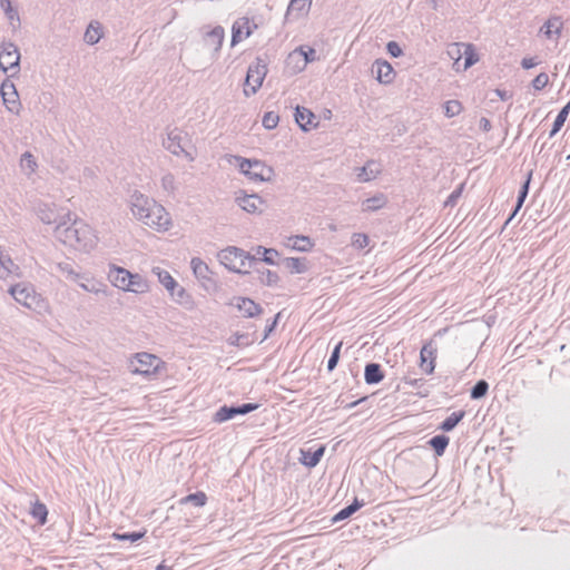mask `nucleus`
Returning a JSON list of instances; mask_svg holds the SVG:
<instances>
[{
    "mask_svg": "<svg viewBox=\"0 0 570 570\" xmlns=\"http://www.w3.org/2000/svg\"><path fill=\"white\" fill-rule=\"evenodd\" d=\"M549 83V77L546 72L538 73L531 82L532 88L535 91H541Z\"/></svg>",
    "mask_w": 570,
    "mask_h": 570,
    "instance_id": "nucleus-50",
    "label": "nucleus"
},
{
    "mask_svg": "<svg viewBox=\"0 0 570 570\" xmlns=\"http://www.w3.org/2000/svg\"><path fill=\"white\" fill-rule=\"evenodd\" d=\"M259 21L256 17L244 16L232 26L230 46L236 47L249 39L258 29Z\"/></svg>",
    "mask_w": 570,
    "mask_h": 570,
    "instance_id": "nucleus-18",
    "label": "nucleus"
},
{
    "mask_svg": "<svg viewBox=\"0 0 570 570\" xmlns=\"http://www.w3.org/2000/svg\"><path fill=\"white\" fill-rule=\"evenodd\" d=\"M127 210L137 225L151 233L169 235L176 227L171 212L160 200L139 189L130 194Z\"/></svg>",
    "mask_w": 570,
    "mask_h": 570,
    "instance_id": "nucleus-1",
    "label": "nucleus"
},
{
    "mask_svg": "<svg viewBox=\"0 0 570 570\" xmlns=\"http://www.w3.org/2000/svg\"><path fill=\"white\" fill-rule=\"evenodd\" d=\"M284 264L289 275L298 276L308 273L309 265L306 258L299 256H289L284 259Z\"/></svg>",
    "mask_w": 570,
    "mask_h": 570,
    "instance_id": "nucleus-31",
    "label": "nucleus"
},
{
    "mask_svg": "<svg viewBox=\"0 0 570 570\" xmlns=\"http://www.w3.org/2000/svg\"><path fill=\"white\" fill-rule=\"evenodd\" d=\"M324 452H325L324 446H320L314 452L301 450L298 462L301 465H303L307 469H313L320 463L322 456L324 455Z\"/></svg>",
    "mask_w": 570,
    "mask_h": 570,
    "instance_id": "nucleus-34",
    "label": "nucleus"
},
{
    "mask_svg": "<svg viewBox=\"0 0 570 570\" xmlns=\"http://www.w3.org/2000/svg\"><path fill=\"white\" fill-rule=\"evenodd\" d=\"M0 96L7 112L19 116L22 111V104L16 85L9 79L0 83Z\"/></svg>",
    "mask_w": 570,
    "mask_h": 570,
    "instance_id": "nucleus-19",
    "label": "nucleus"
},
{
    "mask_svg": "<svg viewBox=\"0 0 570 570\" xmlns=\"http://www.w3.org/2000/svg\"><path fill=\"white\" fill-rule=\"evenodd\" d=\"M278 314L276 315V317L274 318V321L272 322V324L269 326H267V328L265 330V333H264V337H263V341H265L271 334L272 332L274 331L276 324H277V321H278Z\"/></svg>",
    "mask_w": 570,
    "mask_h": 570,
    "instance_id": "nucleus-59",
    "label": "nucleus"
},
{
    "mask_svg": "<svg viewBox=\"0 0 570 570\" xmlns=\"http://www.w3.org/2000/svg\"><path fill=\"white\" fill-rule=\"evenodd\" d=\"M0 8L8 20L9 26L17 30L20 28L21 20L17 7L11 0H0Z\"/></svg>",
    "mask_w": 570,
    "mask_h": 570,
    "instance_id": "nucleus-33",
    "label": "nucleus"
},
{
    "mask_svg": "<svg viewBox=\"0 0 570 570\" xmlns=\"http://www.w3.org/2000/svg\"><path fill=\"white\" fill-rule=\"evenodd\" d=\"M157 283L166 291L169 299L178 305L190 301V295L184 285H181L175 276L167 269L156 266L151 269Z\"/></svg>",
    "mask_w": 570,
    "mask_h": 570,
    "instance_id": "nucleus-9",
    "label": "nucleus"
},
{
    "mask_svg": "<svg viewBox=\"0 0 570 570\" xmlns=\"http://www.w3.org/2000/svg\"><path fill=\"white\" fill-rule=\"evenodd\" d=\"M312 6V0H291L287 11V21H298L307 17Z\"/></svg>",
    "mask_w": 570,
    "mask_h": 570,
    "instance_id": "nucleus-26",
    "label": "nucleus"
},
{
    "mask_svg": "<svg viewBox=\"0 0 570 570\" xmlns=\"http://www.w3.org/2000/svg\"><path fill=\"white\" fill-rule=\"evenodd\" d=\"M564 29V22L559 16H550L548 17L538 30V36L548 42L557 43Z\"/></svg>",
    "mask_w": 570,
    "mask_h": 570,
    "instance_id": "nucleus-21",
    "label": "nucleus"
},
{
    "mask_svg": "<svg viewBox=\"0 0 570 570\" xmlns=\"http://www.w3.org/2000/svg\"><path fill=\"white\" fill-rule=\"evenodd\" d=\"M463 412L453 413L442 422L441 430L445 432L453 430L458 425V423L463 419Z\"/></svg>",
    "mask_w": 570,
    "mask_h": 570,
    "instance_id": "nucleus-46",
    "label": "nucleus"
},
{
    "mask_svg": "<svg viewBox=\"0 0 570 570\" xmlns=\"http://www.w3.org/2000/svg\"><path fill=\"white\" fill-rule=\"evenodd\" d=\"M259 283L266 287H277L281 283L279 275L271 269H264L259 274Z\"/></svg>",
    "mask_w": 570,
    "mask_h": 570,
    "instance_id": "nucleus-39",
    "label": "nucleus"
},
{
    "mask_svg": "<svg viewBox=\"0 0 570 570\" xmlns=\"http://www.w3.org/2000/svg\"><path fill=\"white\" fill-rule=\"evenodd\" d=\"M256 252L258 255H261L263 263L269 266H276L278 264L281 254L277 249L259 246L257 247Z\"/></svg>",
    "mask_w": 570,
    "mask_h": 570,
    "instance_id": "nucleus-38",
    "label": "nucleus"
},
{
    "mask_svg": "<svg viewBox=\"0 0 570 570\" xmlns=\"http://www.w3.org/2000/svg\"><path fill=\"white\" fill-rule=\"evenodd\" d=\"M30 515L39 524L43 525L48 521V509L42 502H40L39 500H35L33 502H31Z\"/></svg>",
    "mask_w": 570,
    "mask_h": 570,
    "instance_id": "nucleus-37",
    "label": "nucleus"
},
{
    "mask_svg": "<svg viewBox=\"0 0 570 570\" xmlns=\"http://www.w3.org/2000/svg\"><path fill=\"white\" fill-rule=\"evenodd\" d=\"M156 570H171V569H170L169 567H167V566H165V564L160 563V564H158V566L156 567Z\"/></svg>",
    "mask_w": 570,
    "mask_h": 570,
    "instance_id": "nucleus-62",
    "label": "nucleus"
},
{
    "mask_svg": "<svg viewBox=\"0 0 570 570\" xmlns=\"http://www.w3.org/2000/svg\"><path fill=\"white\" fill-rule=\"evenodd\" d=\"M9 293L18 304L27 308L37 311L43 307V299L29 284H16L10 287Z\"/></svg>",
    "mask_w": 570,
    "mask_h": 570,
    "instance_id": "nucleus-15",
    "label": "nucleus"
},
{
    "mask_svg": "<svg viewBox=\"0 0 570 570\" xmlns=\"http://www.w3.org/2000/svg\"><path fill=\"white\" fill-rule=\"evenodd\" d=\"M383 373L376 363L367 364L364 368V381L367 385L379 384L383 380Z\"/></svg>",
    "mask_w": 570,
    "mask_h": 570,
    "instance_id": "nucleus-36",
    "label": "nucleus"
},
{
    "mask_svg": "<svg viewBox=\"0 0 570 570\" xmlns=\"http://www.w3.org/2000/svg\"><path fill=\"white\" fill-rule=\"evenodd\" d=\"M569 111H570V101L566 106L562 107V109L559 111L558 116L556 117L553 125H552V129L550 131V137H553L556 134H558L560 131V129L562 128V126L564 125V122L568 118Z\"/></svg>",
    "mask_w": 570,
    "mask_h": 570,
    "instance_id": "nucleus-41",
    "label": "nucleus"
},
{
    "mask_svg": "<svg viewBox=\"0 0 570 570\" xmlns=\"http://www.w3.org/2000/svg\"><path fill=\"white\" fill-rule=\"evenodd\" d=\"M235 205L245 215L254 217H261L268 210V202L258 193L239 191Z\"/></svg>",
    "mask_w": 570,
    "mask_h": 570,
    "instance_id": "nucleus-14",
    "label": "nucleus"
},
{
    "mask_svg": "<svg viewBox=\"0 0 570 570\" xmlns=\"http://www.w3.org/2000/svg\"><path fill=\"white\" fill-rule=\"evenodd\" d=\"M461 194H462V187L458 188L456 190H454L453 193H451L449 195V197L446 198V200L444 202V206H454L456 200L461 197Z\"/></svg>",
    "mask_w": 570,
    "mask_h": 570,
    "instance_id": "nucleus-56",
    "label": "nucleus"
},
{
    "mask_svg": "<svg viewBox=\"0 0 570 570\" xmlns=\"http://www.w3.org/2000/svg\"><path fill=\"white\" fill-rule=\"evenodd\" d=\"M489 391V384L481 380L478 381L474 386L471 389L470 395L473 400H480L483 399Z\"/></svg>",
    "mask_w": 570,
    "mask_h": 570,
    "instance_id": "nucleus-44",
    "label": "nucleus"
},
{
    "mask_svg": "<svg viewBox=\"0 0 570 570\" xmlns=\"http://www.w3.org/2000/svg\"><path fill=\"white\" fill-rule=\"evenodd\" d=\"M523 69L529 70L538 66V61L534 57H525L521 60Z\"/></svg>",
    "mask_w": 570,
    "mask_h": 570,
    "instance_id": "nucleus-57",
    "label": "nucleus"
},
{
    "mask_svg": "<svg viewBox=\"0 0 570 570\" xmlns=\"http://www.w3.org/2000/svg\"><path fill=\"white\" fill-rule=\"evenodd\" d=\"M436 351L431 344L424 345L420 351L419 367L425 375H432L435 370Z\"/></svg>",
    "mask_w": 570,
    "mask_h": 570,
    "instance_id": "nucleus-28",
    "label": "nucleus"
},
{
    "mask_svg": "<svg viewBox=\"0 0 570 570\" xmlns=\"http://www.w3.org/2000/svg\"><path fill=\"white\" fill-rule=\"evenodd\" d=\"M445 56L455 73L466 72L481 61L478 47L470 41L450 42L445 48Z\"/></svg>",
    "mask_w": 570,
    "mask_h": 570,
    "instance_id": "nucleus-5",
    "label": "nucleus"
},
{
    "mask_svg": "<svg viewBox=\"0 0 570 570\" xmlns=\"http://www.w3.org/2000/svg\"><path fill=\"white\" fill-rule=\"evenodd\" d=\"M59 271L66 275V277L71 281V282H75L76 278L78 277V275L80 274V272L73 269L72 267H70L69 265H66V264H60L59 265Z\"/></svg>",
    "mask_w": 570,
    "mask_h": 570,
    "instance_id": "nucleus-53",
    "label": "nucleus"
},
{
    "mask_svg": "<svg viewBox=\"0 0 570 570\" xmlns=\"http://www.w3.org/2000/svg\"><path fill=\"white\" fill-rule=\"evenodd\" d=\"M31 213L38 223L51 226L52 229L72 212L52 202H38L33 204Z\"/></svg>",
    "mask_w": 570,
    "mask_h": 570,
    "instance_id": "nucleus-10",
    "label": "nucleus"
},
{
    "mask_svg": "<svg viewBox=\"0 0 570 570\" xmlns=\"http://www.w3.org/2000/svg\"><path fill=\"white\" fill-rule=\"evenodd\" d=\"M285 246L292 252L309 253L315 247V242L306 235H292L285 239Z\"/></svg>",
    "mask_w": 570,
    "mask_h": 570,
    "instance_id": "nucleus-25",
    "label": "nucleus"
},
{
    "mask_svg": "<svg viewBox=\"0 0 570 570\" xmlns=\"http://www.w3.org/2000/svg\"><path fill=\"white\" fill-rule=\"evenodd\" d=\"M354 177L358 184H370L381 178L383 167L376 160H367L363 165L354 168Z\"/></svg>",
    "mask_w": 570,
    "mask_h": 570,
    "instance_id": "nucleus-22",
    "label": "nucleus"
},
{
    "mask_svg": "<svg viewBox=\"0 0 570 570\" xmlns=\"http://www.w3.org/2000/svg\"><path fill=\"white\" fill-rule=\"evenodd\" d=\"M361 507H362V504L358 502L357 499H355L350 505H347L346 508H344V509L340 510L337 513H335L332 517V522L336 523V522H340V521H343V520L350 518Z\"/></svg>",
    "mask_w": 570,
    "mask_h": 570,
    "instance_id": "nucleus-40",
    "label": "nucleus"
},
{
    "mask_svg": "<svg viewBox=\"0 0 570 570\" xmlns=\"http://www.w3.org/2000/svg\"><path fill=\"white\" fill-rule=\"evenodd\" d=\"M189 268L194 279L204 292L209 293L219 289L214 269L202 257H191Z\"/></svg>",
    "mask_w": 570,
    "mask_h": 570,
    "instance_id": "nucleus-11",
    "label": "nucleus"
},
{
    "mask_svg": "<svg viewBox=\"0 0 570 570\" xmlns=\"http://www.w3.org/2000/svg\"><path fill=\"white\" fill-rule=\"evenodd\" d=\"M531 179H532V171L528 173L527 175V178H525V181L523 183L522 185V188L519 193V196H518V202H517V206H515V209H514V213L512 214V216L510 217V219L512 217H514V215L521 209V207L523 206V203L527 198V195H528V191H529V186H530V183H531Z\"/></svg>",
    "mask_w": 570,
    "mask_h": 570,
    "instance_id": "nucleus-43",
    "label": "nucleus"
},
{
    "mask_svg": "<svg viewBox=\"0 0 570 570\" xmlns=\"http://www.w3.org/2000/svg\"><path fill=\"white\" fill-rule=\"evenodd\" d=\"M430 444L435 453L441 456L449 444V439L444 435H436L430 440Z\"/></svg>",
    "mask_w": 570,
    "mask_h": 570,
    "instance_id": "nucleus-45",
    "label": "nucleus"
},
{
    "mask_svg": "<svg viewBox=\"0 0 570 570\" xmlns=\"http://www.w3.org/2000/svg\"><path fill=\"white\" fill-rule=\"evenodd\" d=\"M442 111L446 119L459 117L463 111V104L458 99L445 100L442 105Z\"/></svg>",
    "mask_w": 570,
    "mask_h": 570,
    "instance_id": "nucleus-35",
    "label": "nucleus"
},
{
    "mask_svg": "<svg viewBox=\"0 0 570 570\" xmlns=\"http://www.w3.org/2000/svg\"><path fill=\"white\" fill-rule=\"evenodd\" d=\"M279 115L276 111H266L262 117V127L267 130H274L278 127Z\"/></svg>",
    "mask_w": 570,
    "mask_h": 570,
    "instance_id": "nucleus-42",
    "label": "nucleus"
},
{
    "mask_svg": "<svg viewBox=\"0 0 570 570\" xmlns=\"http://www.w3.org/2000/svg\"><path fill=\"white\" fill-rule=\"evenodd\" d=\"M218 264L227 272L236 275H248L254 257L245 250L228 246L217 252Z\"/></svg>",
    "mask_w": 570,
    "mask_h": 570,
    "instance_id": "nucleus-8",
    "label": "nucleus"
},
{
    "mask_svg": "<svg viewBox=\"0 0 570 570\" xmlns=\"http://www.w3.org/2000/svg\"><path fill=\"white\" fill-rule=\"evenodd\" d=\"M104 37L105 29L102 23L97 20H92L86 26L82 40L85 45L92 47L99 43Z\"/></svg>",
    "mask_w": 570,
    "mask_h": 570,
    "instance_id": "nucleus-29",
    "label": "nucleus"
},
{
    "mask_svg": "<svg viewBox=\"0 0 570 570\" xmlns=\"http://www.w3.org/2000/svg\"><path fill=\"white\" fill-rule=\"evenodd\" d=\"M257 409H258V404H255V403H246L240 406H233V407L223 406L215 412L214 421L216 423H224V422L232 420L236 415H245V414L253 412Z\"/></svg>",
    "mask_w": 570,
    "mask_h": 570,
    "instance_id": "nucleus-24",
    "label": "nucleus"
},
{
    "mask_svg": "<svg viewBox=\"0 0 570 570\" xmlns=\"http://www.w3.org/2000/svg\"><path fill=\"white\" fill-rule=\"evenodd\" d=\"M185 502L187 503H191L196 507H204L207 502V497L205 493L203 492H196V493H193V494H189L185 498Z\"/></svg>",
    "mask_w": 570,
    "mask_h": 570,
    "instance_id": "nucleus-51",
    "label": "nucleus"
},
{
    "mask_svg": "<svg viewBox=\"0 0 570 570\" xmlns=\"http://www.w3.org/2000/svg\"><path fill=\"white\" fill-rule=\"evenodd\" d=\"M112 537H114V539H116L118 541H131V542H135V541L140 540L144 537V534L140 533V532H134V533H129V534L114 533Z\"/></svg>",
    "mask_w": 570,
    "mask_h": 570,
    "instance_id": "nucleus-54",
    "label": "nucleus"
},
{
    "mask_svg": "<svg viewBox=\"0 0 570 570\" xmlns=\"http://www.w3.org/2000/svg\"><path fill=\"white\" fill-rule=\"evenodd\" d=\"M224 39V29L222 27H216L204 36L203 46L207 51L212 53H217L222 49Z\"/></svg>",
    "mask_w": 570,
    "mask_h": 570,
    "instance_id": "nucleus-27",
    "label": "nucleus"
},
{
    "mask_svg": "<svg viewBox=\"0 0 570 570\" xmlns=\"http://www.w3.org/2000/svg\"><path fill=\"white\" fill-rule=\"evenodd\" d=\"M370 75L376 85L391 87L397 79V72L385 58H376L370 66Z\"/></svg>",
    "mask_w": 570,
    "mask_h": 570,
    "instance_id": "nucleus-17",
    "label": "nucleus"
},
{
    "mask_svg": "<svg viewBox=\"0 0 570 570\" xmlns=\"http://www.w3.org/2000/svg\"><path fill=\"white\" fill-rule=\"evenodd\" d=\"M0 71L11 78L20 75L21 52L12 41H2L0 43Z\"/></svg>",
    "mask_w": 570,
    "mask_h": 570,
    "instance_id": "nucleus-13",
    "label": "nucleus"
},
{
    "mask_svg": "<svg viewBox=\"0 0 570 570\" xmlns=\"http://www.w3.org/2000/svg\"><path fill=\"white\" fill-rule=\"evenodd\" d=\"M20 166L23 170L31 174L36 170L37 164H36L35 158L32 157V155L29 153H26L21 156Z\"/></svg>",
    "mask_w": 570,
    "mask_h": 570,
    "instance_id": "nucleus-49",
    "label": "nucleus"
},
{
    "mask_svg": "<svg viewBox=\"0 0 570 570\" xmlns=\"http://www.w3.org/2000/svg\"><path fill=\"white\" fill-rule=\"evenodd\" d=\"M53 240L63 249L72 254H90L99 244V233L90 223L75 213L51 229Z\"/></svg>",
    "mask_w": 570,
    "mask_h": 570,
    "instance_id": "nucleus-2",
    "label": "nucleus"
},
{
    "mask_svg": "<svg viewBox=\"0 0 570 570\" xmlns=\"http://www.w3.org/2000/svg\"><path fill=\"white\" fill-rule=\"evenodd\" d=\"M387 205V198L384 194L377 193L361 203V210L366 214L376 213L382 210Z\"/></svg>",
    "mask_w": 570,
    "mask_h": 570,
    "instance_id": "nucleus-30",
    "label": "nucleus"
},
{
    "mask_svg": "<svg viewBox=\"0 0 570 570\" xmlns=\"http://www.w3.org/2000/svg\"><path fill=\"white\" fill-rule=\"evenodd\" d=\"M340 348L341 345L335 346V348L332 352V355L327 362V370L333 371L335 366L337 365L338 358H340Z\"/></svg>",
    "mask_w": 570,
    "mask_h": 570,
    "instance_id": "nucleus-55",
    "label": "nucleus"
},
{
    "mask_svg": "<svg viewBox=\"0 0 570 570\" xmlns=\"http://www.w3.org/2000/svg\"><path fill=\"white\" fill-rule=\"evenodd\" d=\"M294 122L303 134H308L320 128V118L312 109L305 106H295L293 114Z\"/></svg>",
    "mask_w": 570,
    "mask_h": 570,
    "instance_id": "nucleus-20",
    "label": "nucleus"
},
{
    "mask_svg": "<svg viewBox=\"0 0 570 570\" xmlns=\"http://www.w3.org/2000/svg\"><path fill=\"white\" fill-rule=\"evenodd\" d=\"M128 370L132 376L151 381L166 368V363L158 355L149 352H137L128 360Z\"/></svg>",
    "mask_w": 570,
    "mask_h": 570,
    "instance_id": "nucleus-7",
    "label": "nucleus"
},
{
    "mask_svg": "<svg viewBox=\"0 0 570 570\" xmlns=\"http://www.w3.org/2000/svg\"><path fill=\"white\" fill-rule=\"evenodd\" d=\"M161 181H163V186H164V187H166V181H170V183H173V181H174V179H173V177H170V176H166V177H164V178H163V180H161Z\"/></svg>",
    "mask_w": 570,
    "mask_h": 570,
    "instance_id": "nucleus-61",
    "label": "nucleus"
},
{
    "mask_svg": "<svg viewBox=\"0 0 570 570\" xmlns=\"http://www.w3.org/2000/svg\"><path fill=\"white\" fill-rule=\"evenodd\" d=\"M480 126L485 131H489L491 129V122L487 118L480 119Z\"/></svg>",
    "mask_w": 570,
    "mask_h": 570,
    "instance_id": "nucleus-60",
    "label": "nucleus"
},
{
    "mask_svg": "<svg viewBox=\"0 0 570 570\" xmlns=\"http://www.w3.org/2000/svg\"><path fill=\"white\" fill-rule=\"evenodd\" d=\"M107 281L115 291L122 294L140 297L151 292V284L146 276L116 264L108 266Z\"/></svg>",
    "mask_w": 570,
    "mask_h": 570,
    "instance_id": "nucleus-4",
    "label": "nucleus"
},
{
    "mask_svg": "<svg viewBox=\"0 0 570 570\" xmlns=\"http://www.w3.org/2000/svg\"><path fill=\"white\" fill-rule=\"evenodd\" d=\"M267 65L262 60H256L248 66L242 90L244 98H253L259 92L267 76Z\"/></svg>",
    "mask_w": 570,
    "mask_h": 570,
    "instance_id": "nucleus-12",
    "label": "nucleus"
},
{
    "mask_svg": "<svg viewBox=\"0 0 570 570\" xmlns=\"http://www.w3.org/2000/svg\"><path fill=\"white\" fill-rule=\"evenodd\" d=\"M494 95L501 100V101H508L511 98V95L502 89H495Z\"/></svg>",
    "mask_w": 570,
    "mask_h": 570,
    "instance_id": "nucleus-58",
    "label": "nucleus"
},
{
    "mask_svg": "<svg viewBox=\"0 0 570 570\" xmlns=\"http://www.w3.org/2000/svg\"><path fill=\"white\" fill-rule=\"evenodd\" d=\"M12 267L11 259L4 255L2 247L0 246V278H6Z\"/></svg>",
    "mask_w": 570,
    "mask_h": 570,
    "instance_id": "nucleus-47",
    "label": "nucleus"
},
{
    "mask_svg": "<svg viewBox=\"0 0 570 570\" xmlns=\"http://www.w3.org/2000/svg\"><path fill=\"white\" fill-rule=\"evenodd\" d=\"M161 147L176 159L193 163L197 156V149L189 135L180 129L166 130L161 138Z\"/></svg>",
    "mask_w": 570,
    "mask_h": 570,
    "instance_id": "nucleus-6",
    "label": "nucleus"
},
{
    "mask_svg": "<svg viewBox=\"0 0 570 570\" xmlns=\"http://www.w3.org/2000/svg\"><path fill=\"white\" fill-rule=\"evenodd\" d=\"M227 164L246 183L255 186L274 184L277 177L273 165L257 157L229 155Z\"/></svg>",
    "mask_w": 570,
    "mask_h": 570,
    "instance_id": "nucleus-3",
    "label": "nucleus"
},
{
    "mask_svg": "<svg viewBox=\"0 0 570 570\" xmlns=\"http://www.w3.org/2000/svg\"><path fill=\"white\" fill-rule=\"evenodd\" d=\"M316 51L312 47L301 46L291 51L286 59V69L292 75L303 72L309 63L315 61Z\"/></svg>",
    "mask_w": 570,
    "mask_h": 570,
    "instance_id": "nucleus-16",
    "label": "nucleus"
},
{
    "mask_svg": "<svg viewBox=\"0 0 570 570\" xmlns=\"http://www.w3.org/2000/svg\"><path fill=\"white\" fill-rule=\"evenodd\" d=\"M385 48H386L387 55L391 58L399 59L404 56V50L397 41H394V40L389 41L386 43Z\"/></svg>",
    "mask_w": 570,
    "mask_h": 570,
    "instance_id": "nucleus-48",
    "label": "nucleus"
},
{
    "mask_svg": "<svg viewBox=\"0 0 570 570\" xmlns=\"http://www.w3.org/2000/svg\"><path fill=\"white\" fill-rule=\"evenodd\" d=\"M232 306L240 317L243 318H255L263 313L262 306L250 297L236 296L229 302Z\"/></svg>",
    "mask_w": 570,
    "mask_h": 570,
    "instance_id": "nucleus-23",
    "label": "nucleus"
},
{
    "mask_svg": "<svg viewBox=\"0 0 570 570\" xmlns=\"http://www.w3.org/2000/svg\"><path fill=\"white\" fill-rule=\"evenodd\" d=\"M73 283H76L83 292L89 294H99L100 287L102 286L100 281L95 276L82 272H80Z\"/></svg>",
    "mask_w": 570,
    "mask_h": 570,
    "instance_id": "nucleus-32",
    "label": "nucleus"
},
{
    "mask_svg": "<svg viewBox=\"0 0 570 570\" xmlns=\"http://www.w3.org/2000/svg\"><path fill=\"white\" fill-rule=\"evenodd\" d=\"M352 244L357 249H363L368 245V238L364 234H355L352 237Z\"/></svg>",
    "mask_w": 570,
    "mask_h": 570,
    "instance_id": "nucleus-52",
    "label": "nucleus"
}]
</instances>
